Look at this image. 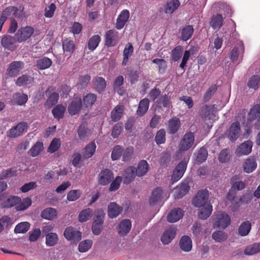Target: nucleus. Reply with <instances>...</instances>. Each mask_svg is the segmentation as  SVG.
<instances>
[{
  "instance_id": "obj_1",
  "label": "nucleus",
  "mask_w": 260,
  "mask_h": 260,
  "mask_svg": "<svg viewBox=\"0 0 260 260\" xmlns=\"http://www.w3.org/2000/svg\"><path fill=\"white\" fill-rule=\"evenodd\" d=\"M0 16L6 21L10 17L12 19H22L24 16V12L23 9L19 10L16 7L11 6L5 8L2 11Z\"/></svg>"
},
{
  "instance_id": "obj_2",
  "label": "nucleus",
  "mask_w": 260,
  "mask_h": 260,
  "mask_svg": "<svg viewBox=\"0 0 260 260\" xmlns=\"http://www.w3.org/2000/svg\"><path fill=\"white\" fill-rule=\"evenodd\" d=\"M209 192L207 189H202L199 190L196 196L193 198L192 203L196 207H202L205 206L208 203Z\"/></svg>"
},
{
  "instance_id": "obj_3",
  "label": "nucleus",
  "mask_w": 260,
  "mask_h": 260,
  "mask_svg": "<svg viewBox=\"0 0 260 260\" xmlns=\"http://www.w3.org/2000/svg\"><path fill=\"white\" fill-rule=\"evenodd\" d=\"M214 226L224 229L231 223V218L229 215L223 212H218L214 215Z\"/></svg>"
},
{
  "instance_id": "obj_4",
  "label": "nucleus",
  "mask_w": 260,
  "mask_h": 260,
  "mask_svg": "<svg viewBox=\"0 0 260 260\" xmlns=\"http://www.w3.org/2000/svg\"><path fill=\"white\" fill-rule=\"evenodd\" d=\"M34 27L30 26L20 28L15 34L17 42L22 43L30 38L34 33Z\"/></svg>"
},
{
  "instance_id": "obj_5",
  "label": "nucleus",
  "mask_w": 260,
  "mask_h": 260,
  "mask_svg": "<svg viewBox=\"0 0 260 260\" xmlns=\"http://www.w3.org/2000/svg\"><path fill=\"white\" fill-rule=\"evenodd\" d=\"M194 142L193 133L190 132L186 133L179 144V150L183 152L189 150L193 145Z\"/></svg>"
},
{
  "instance_id": "obj_6",
  "label": "nucleus",
  "mask_w": 260,
  "mask_h": 260,
  "mask_svg": "<svg viewBox=\"0 0 260 260\" xmlns=\"http://www.w3.org/2000/svg\"><path fill=\"white\" fill-rule=\"evenodd\" d=\"M55 87L53 86L49 87L45 92L47 100L45 102L46 107L51 108L56 104L59 99V94L55 91Z\"/></svg>"
},
{
  "instance_id": "obj_7",
  "label": "nucleus",
  "mask_w": 260,
  "mask_h": 260,
  "mask_svg": "<svg viewBox=\"0 0 260 260\" xmlns=\"http://www.w3.org/2000/svg\"><path fill=\"white\" fill-rule=\"evenodd\" d=\"M119 39V32L114 29H110L105 32L104 36L105 45L108 47L115 46Z\"/></svg>"
},
{
  "instance_id": "obj_8",
  "label": "nucleus",
  "mask_w": 260,
  "mask_h": 260,
  "mask_svg": "<svg viewBox=\"0 0 260 260\" xmlns=\"http://www.w3.org/2000/svg\"><path fill=\"white\" fill-rule=\"evenodd\" d=\"M67 240L73 242H78L81 239V233L72 226L67 227L63 233Z\"/></svg>"
},
{
  "instance_id": "obj_9",
  "label": "nucleus",
  "mask_w": 260,
  "mask_h": 260,
  "mask_svg": "<svg viewBox=\"0 0 260 260\" xmlns=\"http://www.w3.org/2000/svg\"><path fill=\"white\" fill-rule=\"evenodd\" d=\"M82 107V100L80 97L74 98L68 107L69 113L72 115L78 114Z\"/></svg>"
},
{
  "instance_id": "obj_10",
  "label": "nucleus",
  "mask_w": 260,
  "mask_h": 260,
  "mask_svg": "<svg viewBox=\"0 0 260 260\" xmlns=\"http://www.w3.org/2000/svg\"><path fill=\"white\" fill-rule=\"evenodd\" d=\"M27 127V124L25 122H19L16 126L12 127L7 132V136L13 138L20 136Z\"/></svg>"
},
{
  "instance_id": "obj_11",
  "label": "nucleus",
  "mask_w": 260,
  "mask_h": 260,
  "mask_svg": "<svg viewBox=\"0 0 260 260\" xmlns=\"http://www.w3.org/2000/svg\"><path fill=\"white\" fill-rule=\"evenodd\" d=\"M24 63L22 61H14L11 62L7 69V74L10 77L16 76L23 69Z\"/></svg>"
},
{
  "instance_id": "obj_12",
  "label": "nucleus",
  "mask_w": 260,
  "mask_h": 260,
  "mask_svg": "<svg viewBox=\"0 0 260 260\" xmlns=\"http://www.w3.org/2000/svg\"><path fill=\"white\" fill-rule=\"evenodd\" d=\"M187 163L188 161L185 159L181 161L174 170L172 179H181L186 170Z\"/></svg>"
},
{
  "instance_id": "obj_13",
  "label": "nucleus",
  "mask_w": 260,
  "mask_h": 260,
  "mask_svg": "<svg viewBox=\"0 0 260 260\" xmlns=\"http://www.w3.org/2000/svg\"><path fill=\"white\" fill-rule=\"evenodd\" d=\"M93 89L99 93L104 92L107 86L105 79L102 77H95L92 81Z\"/></svg>"
},
{
  "instance_id": "obj_14",
  "label": "nucleus",
  "mask_w": 260,
  "mask_h": 260,
  "mask_svg": "<svg viewBox=\"0 0 260 260\" xmlns=\"http://www.w3.org/2000/svg\"><path fill=\"white\" fill-rule=\"evenodd\" d=\"M215 109V105H205L201 108L200 114L203 118L213 120L215 117L214 114Z\"/></svg>"
},
{
  "instance_id": "obj_15",
  "label": "nucleus",
  "mask_w": 260,
  "mask_h": 260,
  "mask_svg": "<svg viewBox=\"0 0 260 260\" xmlns=\"http://www.w3.org/2000/svg\"><path fill=\"white\" fill-rule=\"evenodd\" d=\"M253 143L250 140L246 141L242 143L237 149L236 153L239 156L246 155L251 153Z\"/></svg>"
},
{
  "instance_id": "obj_16",
  "label": "nucleus",
  "mask_w": 260,
  "mask_h": 260,
  "mask_svg": "<svg viewBox=\"0 0 260 260\" xmlns=\"http://www.w3.org/2000/svg\"><path fill=\"white\" fill-rule=\"evenodd\" d=\"M240 132L241 128L239 122H234L231 125L228 131V138L232 141H235L239 138Z\"/></svg>"
},
{
  "instance_id": "obj_17",
  "label": "nucleus",
  "mask_w": 260,
  "mask_h": 260,
  "mask_svg": "<svg viewBox=\"0 0 260 260\" xmlns=\"http://www.w3.org/2000/svg\"><path fill=\"white\" fill-rule=\"evenodd\" d=\"M129 17V12L127 10L122 11L117 18L115 24L116 28L118 30L121 29L128 21Z\"/></svg>"
},
{
  "instance_id": "obj_18",
  "label": "nucleus",
  "mask_w": 260,
  "mask_h": 260,
  "mask_svg": "<svg viewBox=\"0 0 260 260\" xmlns=\"http://www.w3.org/2000/svg\"><path fill=\"white\" fill-rule=\"evenodd\" d=\"M132 228V222L129 219L122 220L117 225V229L118 234L121 236L127 235Z\"/></svg>"
},
{
  "instance_id": "obj_19",
  "label": "nucleus",
  "mask_w": 260,
  "mask_h": 260,
  "mask_svg": "<svg viewBox=\"0 0 260 260\" xmlns=\"http://www.w3.org/2000/svg\"><path fill=\"white\" fill-rule=\"evenodd\" d=\"M176 234V228L173 226L167 229L161 237V241L164 244H168L175 238Z\"/></svg>"
},
{
  "instance_id": "obj_20",
  "label": "nucleus",
  "mask_w": 260,
  "mask_h": 260,
  "mask_svg": "<svg viewBox=\"0 0 260 260\" xmlns=\"http://www.w3.org/2000/svg\"><path fill=\"white\" fill-rule=\"evenodd\" d=\"M190 189V186L187 183L182 182L175 189L174 197L175 199H179L184 196Z\"/></svg>"
},
{
  "instance_id": "obj_21",
  "label": "nucleus",
  "mask_w": 260,
  "mask_h": 260,
  "mask_svg": "<svg viewBox=\"0 0 260 260\" xmlns=\"http://www.w3.org/2000/svg\"><path fill=\"white\" fill-rule=\"evenodd\" d=\"M170 96L168 94L160 95L155 101V110L161 109L162 107L170 108L171 105Z\"/></svg>"
},
{
  "instance_id": "obj_22",
  "label": "nucleus",
  "mask_w": 260,
  "mask_h": 260,
  "mask_svg": "<svg viewBox=\"0 0 260 260\" xmlns=\"http://www.w3.org/2000/svg\"><path fill=\"white\" fill-rule=\"evenodd\" d=\"M123 208L115 202H111L108 207V214L111 218L117 217L122 213Z\"/></svg>"
},
{
  "instance_id": "obj_23",
  "label": "nucleus",
  "mask_w": 260,
  "mask_h": 260,
  "mask_svg": "<svg viewBox=\"0 0 260 260\" xmlns=\"http://www.w3.org/2000/svg\"><path fill=\"white\" fill-rule=\"evenodd\" d=\"M183 216V211L179 208L172 210L167 215V220L171 223L177 222Z\"/></svg>"
},
{
  "instance_id": "obj_24",
  "label": "nucleus",
  "mask_w": 260,
  "mask_h": 260,
  "mask_svg": "<svg viewBox=\"0 0 260 260\" xmlns=\"http://www.w3.org/2000/svg\"><path fill=\"white\" fill-rule=\"evenodd\" d=\"M242 166L244 172L250 173L256 169L257 163L253 157H250L245 159Z\"/></svg>"
},
{
  "instance_id": "obj_25",
  "label": "nucleus",
  "mask_w": 260,
  "mask_h": 260,
  "mask_svg": "<svg viewBox=\"0 0 260 260\" xmlns=\"http://www.w3.org/2000/svg\"><path fill=\"white\" fill-rule=\"evenodd\" d=\"M21 202V198L17 196H11L7 200L2 203L1 207L3 208H9L16 206Z\"/></svg>"
},
{
  "instance_id": "obj_26",
  "label": "nucleus",
  "mask_w": 260,
  "mask_h": 260,
  "mask_svg": "<svg viewBox=\"0 0 260 260\" xmlns=\"http://www.w3.org/2000/svg\"><path fill=\"white\" fill-rule=\"evenodd\" d=\"M104 220L100 215H97L96 219L93 222L92 225V231L94 235H100L102 231Z\"/></svg>"
},
{
  "instance_id": "obj_27",
  "label": "nucleus",
  "mask_w": 260,
  "mask_h": 260,
  "mask_svg": "<svg viewBox=\"0 0 260 260\" xmlns=\"http://www.w3.org/2000/svg\"><path fill=\"white\" fill-rule=\"evenodd\" d=\"M124 107L122 105L116 106L111 112V120L113 122L119 121L123 115Z\"/></svg>"
},
{
  "instance_id": "obj_28",
  "label": "nucleus",
  "mask_w": 260,
  "mask_h": 260,
  "mask_svg": "<svg viewBox=\"0 0 260 260\" xmlns=\"http://www.w3.org/2000/svg\"><path fill=\"white\" fill-rule=\"evenodd\" d=\"M149 106V100L147 98L141 100L136 111L137 115L139 117L143 116L147 111Z\"/></svg>"
},
{
  "instance_id": "obj_29",
  "label": "nucleus",
  "mask_w": 260,
  "mask_h": 260,
  "mask_svg": "<svg viewBox=\"0 0 260 260\" xmlns=\"http://www.w3.org/2000/svg\"><path fill=\"white\" fill-rule=\"evenodd\" d=\"M162 190L160 187L155 188L152 192L149 203L150 205H155L161 199Z\"/></svg>"
},
{
  "instance_id": "obj_30",
  "label": "nucleus",
  "mask_w": 260,
  "mask_h": 260,
  "mask_svg": "<svg viewBox=\"0 0 260 260\" xmlns=\"http://www.w3.org/2000/svg\"><path fill=\"white\" fill-rule=\"evenodd\" d=\"M180 248L185 251L189 252L192 248V241L190 238L188 236H183L179 242Z\"/></svg>"
},
{
  "instance_id": "obj_31",
  "label": "nucleus",
  "mask_w": 260,
  "mask_h": 260,
  "mask_svg": "<svg viewBox=\"0 0 260 260\" xmlns=\"http://www.w3.org/2000/svg\"><path fill=\"white\" fill-rule=\"evenodd\" d=\"M134 51V48L131 43H128L125 47L123 52V59L122 62V65L125 66L127 64L129 57L132 56Z\"/></svg>"
},
{
  "instance_id": "obj_32",
  "label": "nucleus",
  "mask_w": 260,
  "mask_h": 260,
  "mask_svg": "<svg viewBox=\"0 0 260 260\" xmlns=\"http://www.w3.org/2000/svg\"><path fill=\"white\" fill-rule=\"evenodd\" d=\"M200 208L199 217L201 219H206L211 215L212 211V206L211 204H206L205 206Z\"/></svg>"
},
{
  "instance_id": "obj_33",
  "label": "nucleus",
  "mask_w": 260,
  "mask_h": 260,
  "mask_svg": "<svg viewBox=\"0 0 260 260\" xmlns=\"http://www.w3.org/2000/svg\"><path fill=\"white\" fill-rule=\"evenodd\" d=\"M17 41L16 37H13L9 35L6 36L2 38L1 40V44L2 46L9 49L13 48L14 45Z\"/></svg>"
},
{
  "instance_id": "obj_34",
  "label": "nucleus",
  "mask_w": 260,
  "mask_h": 260,
  "mask_svg": "<svg viewBox=\"0 0 260 260\" xmlns=\"http://www.w3.org/2000/svg\"><path fill=\"white\" fill-rule=\"evenodd\" d=\"M180 126V121L177 118H173L169 121L168 131L171 134L176 133Z\"/></svg>"
},
{
  "instance_id": "obj_35",
  "label": "nucleus",
  "mask_w": 260,
  "mask_h": 260,
  "mask_svg": "<svg viewBox=\"0 0 260 260\" xmlns=\"http://www.w3.org/2000/svg\"><path fill=\"white\" fill-rule=\"evenodd\" d=\"M259 114L260 105L256 104L250 109L248 113L247 123L255 120Z\"/></svg>"
},
{
  "instance_id": "obj_36",
  "label": "nucleus",
  "mask_w": 260,
  "mask_h": 260,
  "mask_svg": "<svg viewBox=\"0 0 260 260\" xmlns=\"http://www.w3.org/2000/svg\"><path fill=\"white\" fill-rule=\"evenodd\" d=\"M149 170V165L145 160H141L136 168L137 175L138 177H142L145 175Z\"/></svg>"
},
{
  "instance_id": "obj_37",
  "label": "nucleus",
  "mask_w": 260,
  "mask_h": 260,
  "mask_svg": "<svg viewBox=\"0 0 260 260\" xmlns=\"http://www.w3.org/2000/svg\"><path fill=\"white\" fill-rule=\"evenodd\" d=\"M193 33V28L192 25H188L183 27L181 30V39L183 41L189 40Z\"/></svg>"
},
{
  "instance_id": "obj_38",
  "label": "nucleus",
  "mask_w": 260,
  "mask_h": 260,
  "mask_svg": "<svg viewBox=\"0 0 260 260\" xmlns=\"http://www.w3.org/2000/svg\"><path fill=\"white\" fill-rule=\"evenodd\" d=\"M97 96L92 93H88L83 98V105L86 108H90L95 103Z\"/></svg>"
},
{
  "instance_id": "obj_39",
  "label": "nucleus",
  "mask_w": 260,
  "mask_h": 260,
  "mask_svg": "<svg viewBox=\"0 0 260 260\" xmlns=\"http://www.w3.org/2000/svg\"><path fill=\"white\" fill-rule=\"evenodd\" d=\"M52 61L47 57H43L37 61L36 66L40 70L48 69L52 65Z\"/></svg>"
},
{
  "instance_id": "obj_40",
  "label": "nucleus",
  "mask_w": 260,
  "mask_h": 260,
  "mask_svg": "<svg viewBox=\"0 0 260 260\" xmlns=\"http://www.w3.org/2000/svg\"><path fill=\"white\" fill-rule=\"evenodd\" d=\"M42 218L51 220L57 216V211L53 208H47L41 212Z\"/></svg>"
},
{
  "instance_id": "obj_41",
  "label": "nucleus",
  "mask_w": 260,
  "mask_h": 260,
  "mask_svg": "<svg viewBox=\"0 0 260 260\" xmlns=\"http://www.w3.org/2000/svg\"><path fill=\"white\" fill-rule=\"evenodd\" d=\"M260 252V243H254L246 247L244 254L252 255Z\"/></svg>"
},
{
  "instance_id": "obj_42",
  "label": "nucleus",
  "mask_w": 260,
  "mask_h": 260,
  "mask_svg": "<svg viewBox=\"0 0 260 260\" xmlns=\"http://www.w3.org/2000/svg\"><path fill=\"white\" fill-rule=\"evenodd\" d=\"M208 151L204 148H201L197 152L196 155V161L198 164H201L206 161L208 156Z\"/></svg>"
},
{
  "instance_id": "obj_43",
  "label": "nucleus",
  "mask_w": 260,
  "mask_h": 260,
  "mask_svg": "<svg viewBox=\"0 0 260 260\" xmlns=\"http://www.w3.org/2000/svg\"><path fill=\"white\" fill-rule=\"evenodd\" d=\"M27 100V95L24 93H16L13 96V102L17 105H23Z\"/></svg>"
},
{
  "instance_id": "obj_44",
  "label": "nucleus",
  "mask_w": 260,
  "mask_h": 260,
  "mask_svg": "<svg viewBox=\"0 0 260 260\" xmlns=\"http://www.w3.org/2000/svg\"><path fill=\"white\" fill-rule=\"evenodd\" d=\"M247 85L249 88L258 89L260 86V77L258 75H252L249 79Z\"/></svg>"
},
{
  "instance_id": "obj_45",
  "label": "nucleus",
  "mask_w": 260,
  "mask_h": 260,
  "mask_svg": "<svg viewBox=\"0 0 260 260\" xmlns=\"http://www.w3.org/2000/svg\"><path fill=\"white\" fill-rule=\"evenodd\" d=\"M101 40V39L99 35H93L88 40L87 44L88 49L91 51L94 50L98 46Z\"/></svg>"
},
{
  "instance_id": "obj_46",
  "label": "nucleus",
  "mask_w": 260,
  "mask_h": 260,
  "mask_svg": "<svg viewBox=\"0 0 260 260\" xmlns=\"http://www.w3.org/2000/svg\"><path fill=\"white\" fill-rule=\"evenodd\" d=\"M223 22V18L222 15L220 14H216L213 16L210 22V25L213 29H219L222 26Z\"/></svg>"
},
{
  "instance_id": "obj_47",
  "label": "nucleus",
  "mask_w": 260,
  "mask_h": 260,
  "mask_svg": "<svg viewBox=\"0 0 260 260\" xmlns=\"http://www.w3.org/2000/svg\"><path fill=\"white\" fill-rule=\"evenodd\" d=\"M65 110L66 107L64 106L57 105L52 109V113L54 117L59 120L63 117Z\"/></svg>"
},
{
  "instance_id": "obj_48",
  "label": "nucleus",
  "mask_w": 260,
  "mask_h": 260,
  "mask_svg": "<svg viewBox=\"0 0 260 260\" xmlns=\"http://www.w3.org/2000/svg\"><path fill=\"white\" fill-rule=\"evenodd\" d=\"M44 149L43 143L42 142H37L29 150L30 154L32 157L38 156Z\"/></svg>"
},
{
  "instance_id": "obj_49",
  "label": "nucleus",
  "mask_w": 260,
  "mask_h": 260,
  "mask_svg": "<svg viewBox=\"0 0 260 260\" xmlns=\"http://www.w3.org/2000/svg\"><path fill=\"white\" fill-rule=\"evenodd\" d=\"M179 0H171L168 2L165 7V12L168 14L173 13L180 6Z\"/></svg>"
},
{
  "instance_id": "obj_50",
  "label": "nucleus",
  "mask_w": 260,
  "mask_h": 260,
  "mask_svg": "<svg viewBox=\"0 0 260 260\" xmlns=\"http://www.w3.org/2000/svg\"><path fill=\"white\" fill-rule=\"evenodd\" d=\"M183 47L178 45L175 47L172 51L171 57L174 61H177L180 59L183 53Z\"/></svg>"
},
{
  "instance_id": "obj_51",
  "label": "nucleus",
  "mask_w": 260,
  "mask_h": 260,
  "mask_svg": "<svg viewBox=\"0 0 260 260\" xmlns=\"http://www.w3.org/2000/svg\"><path fill=\"white\" fill-rule=\"evenodd\" d=\"M93 215L92 210L90 208H86L81 211L78 216V220L81 222L86 221Z\"/></svg>"
},
{
  "instance_id": "obj_52",
  "label": "nucleus",
  "mask_w": 260,
  "mask_h": 260,
  "mask_svg": "<svg viewBox=\"0 0 260 260\" xmlns=\"http://www.w3.org/2000/svg\"><path fill=\"white\" fill-rule=\"evenodd\" d=\"M58 241V237L55 233H48L46 235V244L48 246H53Z\"/></svg>"
},
{
  "instance_id": "obj_53",
  "label": "nucleus",
  "mask_w": 260,
  "mask_h": 260,
  "mask_svg": "<svg viewBox=\"0 0 260 260\" xmlns=\"http://www.w3.org/2000/svg\"><path fill=\"white\" fill-rule=\"evenodd\" d=\"M62 48L64 52L73 53L75 49L74 41L69 39H65L62 42Z\"/></svg>"
},
{
  "instance_id": "obj_54",
  "label": "nucleus",
  "mask_w": 260,
  "mask_h": 260,
  "mask_svg": "<svg viewBox=\"0 0 260 260\" xmlns=\"http://www.w3.org/2000/svg\"><path fill=\"white\" fill-rule=\"evenodd\" d=\"M96 145L94 142H92L88 144L84 148L83 156L85 158L91 157L95 152Z\"/></svg>"
},
{
  "instance_id": "obj_55",
  "label": "nucleus",
  "mask_w": 260,
  "mask_h": 260,
  "mask_svg": "<svg viewBox=\"0 0 260 260\" xmlns=\"http://www.w3.org/2000/svg\"><path fill=\"white\" fill-rule=\"evenodd\" d=\"M251 228V224L250 221H246L243 222L238 229L239 234L242 236L247 235Z\"/></svg>"
},
{
  "instance_id": "obj_56",
  "label": "nucleus",
  "mask_w": 260,
  "mask_h": 260,
  "mask_svg": "<svg viewBox=\"0 0 260 260\" xmlns=\"http://www.w3.org/2000/svg\"><path fill=\"white\" fill-rule=\"evenodd\" d=\"M17 169L16 168H11L3 170L0 173V179H5L16 176Z\"/></svg>"
},
{
  "instance_id": "obj_57",
  "label": "nucleus",
  "mask_w": 260,
  "mask_h": 260,
  "mask_svg": "<svg viewBox=\"0 0 260 260\" xmlns=\"http://www.w3.org/2000/svg\"><path fill=\"white\" fill-rule=\"evenodd\" d=\"M31 200L29 198L23 200L15 207L17 211H23L27 209L31 205Z\"/></svg>"
},
{
  "instance_id": "obj_58",
  "label": "nucleus",
  "mask_w": 260,
  "mask_h": 260,
  "mask_svg": "<svg viewBox=\"0 0 260 260\" xmlns=\"http://www.w3.org/2000/svg\"><path fill=\"white\" fill-rule=\"evenodd\" d=\"M30 227V223L28 222H22L16 225L14 229L15 233H25Z\"/></svg>"
},
{
  "instance_id": "obj_59",
  "label": "nucleus",
  "mask_w": 260,
  "mask_h": 260,
  "mask_svg": "<svg viewBox=\"0 0 260 260\" xmlns=\"http://www.w3.org/2000/svg\"><path fill=\"white\" fill-rule=\"evenodd\" d=\"M124 83V78L122 75H119L116 78L113 83V89L117 90L119 94L122 95L121 86Z\"/></svg>"
},
{
  "instance_id": "obj_60",
  "label": "nucleus",
  "mask_w": 260,
  "mask_h": 260,
  "mask_svg": "<svg viewBox=\"0 0 260 260\" xmlns=\"http://www.w3.org/2000/svg\"><path fill=\"white\" fill-rule=\"evenodd\" d=\"M212 237L215 241L221 242L227 239L228 235L225 232L217 231L212 234Z\"/></svg>"
},
{
  "instance_id": "obj_61",
  "label": "nucleus",
  "mask_w": 260,
  "mask_h": 260,
  "mask_svg": "<svg viewBox=\"0 0 260 260\" xmlns=\"http://www.w3.org/2000/svg\"><path fill=\"white\" fill-rule=\"evenodd\" d=\"M60 140L58 138H54L48 148V152L52 153L58 150L60 147Z\"/></svg>"
},
{
  "instance_id": "obj_62",
  "label": "nucleus",
  "mask_w": 260,
  "mask_h": 260,
  "mask_svg": "<svg viewBox=\"0 0 260 260\" xmlns=\"http://www.w3.org/2000/svg\"><path fill=\"white\" fill-rule=\"evenodd\" d=\"M217 87L216 85H212L206 91L204 95L203 100L204 102H207L209 101L212 95L216 91Z\"/></svg>"
},
{
  "instance_id": "obj_63",
  "label": "nucleus",
  "mask_w": 260,
  "mask_h": 260,
  "mask_svg": "<svg viewBox=\"0 0 260 260\" xmlns=\"http://www.w3.org/2000/svg\"><path fill=\"white\" fill-rule=\"evenodd\" d=\"M124 179H133L137 175L136 168L134 167H128L124 171L123 174Z\"/></svg>"
},
{
  "instance_id": "obj_64",
  "label": "nucleus",
  "mask_w": 260,
  "mask_h": 260,
  "mask_svg": "<svg viewBox=\"0 0 260 260\" xmlns=\"http://www.w3.org/2000/svg\"><path fill=\"white\" fill-rule=\"evenodd\" d=\"M123 152V149L121 146L119 145L115 146L114 147L111 153L112 159L113 160L118 159L121 157Z\"/></svg>"
}]
</instances>
